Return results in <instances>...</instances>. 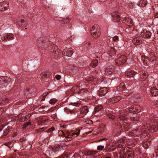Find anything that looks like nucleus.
Here are the masks:
<instances>
[{
	"instance_id": "obj_1",
	"label": "nucleus",
	"mask_w": 158,
	"mask_h": 158,
	"mask_svg": "<svg viewBox=\"0 0 158 158\" xmlns=\"http://www.w3.org/2000/svg\"><path fill=\"white\" fill-rule=\"evenodd\" d=\"M125 140L123 139H119L116 144V147L118 148H121V152L123 153V158H133L134 157V152L130 151L127 148L125 147Z\"/></svg>"
},
{
	"instance_id": "obj_2",
	"label": "nucleus",
	"mask_w": 158,
	"mask_h": 158,
	"mask_svg": "<svg viewBox=\"0 0 158 158\" xmlns=\"http://www.w3.org/2000/svg\"><path fill=\"white\" fill-rule=\"evenodd\" d=\"M147 127L148 126L145 125L139 126L137 129L133 130L130 131L129 132V134L133 137L137 136L139 135L143 137L148 136L147 131L149 129H147Z\"/></svg>"
},
{
	"instance_id": "obj_3",
	"label": "nucleus",
	"mask_w": 158,
	"mask_h": 158,
	"mask_svg": "<svg viewBox=\"0 0 158 158\" xmlns=\"http://www.w3.org/2000/svg\"><path fill=\"white\" fill-rule=\"evenodd\" d=\"M80 130H77L76 131H65L64 132L63 131H60L59 134L62 135L65 137V140L66 141H69L71 140L72 139L77 136L79 134Z\"/></svg>"
},
{
	"instance_id": "obj_4",
	"label": "nucleus",
	"mask_w": 158,
	"mask_h": 158,
	"mask_svg": "<svg viewBox=\"0 0 158 158\" xmlns=\"http://www.w3.org/2000/svg\"><path fill=\"white\" fill-rule=\"evenodd\" d=\"M90 32L91 37L94 39H97L101 35V29L98 25L94 24L91 27Z\"/></svg>"
},
{
	"instance_id": "obj_5",
	"label": "nucleus",
	"mask_w": 158,
	"mask_h": 158,
	"mask_svg": "<svg viewBox=\"0 0 158 158\" xmlns=\"http://www.w3.org/2000/svg\"><path fill=\"white\" fill-rule=\"evenodd\" d=\"M39 47L42 49H46L49 45L48 40L46 37L39 38L37 39V43Z\"/></svg>"
},
{
	"instance_id": "obj_6",
	"label": "nucleus",
	"mask_w": 158,
	"mask_h": 158,
	"mask_svg": "<svg viewBox=\"0 0 158 158\" xmlns=\"http://www.w3.org/2000/svg\"><path fill=\"white\" fill-rule=\"evenodd\" d=\"M11 78L7 76L0 77V88H4L10 83Z\"/></svg>"
},
{
	"instance_id": "obj_7",
	"label": "nucleus",
	"mask_w": 158,
	"mask_h": 158,
	"mask_svg": "<svg viewBox=\"0 0 158 158\" xmlns=\"http://www.w3.org/2000/svg\"><path fill=\"white\" fill-rule=\"evenodd\" d=\"M49 53L50 55L55 56L57 55H60L61 53L60 50L58 49L57 47L55 45H53L50 47Z\"/></svg>"
},
{
	"instance_id": "obj_8",
	"label": "nucleus",
	"mask_w": 158,
	"mask_h": 158,
	"mask_svg": "<svg viewBox=\"0 0 158 158\" xmlns=\"http://www.w3.org/2000/svg\"><path fill=\"white\" fill-rule=\"evenodd\" d=\"M116 52L114 49L113 48H110L108 49V52L106 53H104L102 55L103 57L106 56L107 57H112L115 55Z\"/></svg>"
},
{
	"instance_id": "obj_9",
	"label": "nucleus",
	"mask_w": 158,
	"mask_h": 158,
	"mask_svg": "<svg viewBox=\"0 0 158 158\" xmlns=\"http://www.w3.org/2000/svg\"><path fill=\"white\" fill-rule=\"evenodd\" d=\"M112 18L113 21L119 23L121 20V16L119 13L117 11H115L112 14Z\"/></svg>"
},
{
	"instance_id": "obj_10",
	"label": "nucleus",
	"mask_w": 158,
	"mask_h": 158,
	"mask_svg": "<svg viewBox=\"0 0 158 158\" xmlns=\"http://www.w3.org/2000/svg\"><path fill=\"white\" fill-rule=\"evenodd\" d=\"M9 5L7 1L2 2H0V11H3L9 9Z\"/></svg>"
},
{
	"instance_id": "obj_11",
	"label": "nucleus",
	"mask_w": 158,
	"mask_h": 158,
	"mask_svg": "<svg viewBox=\"0 0 158 158\" xmlns=\"http://www.w3.org/2000/svg\"><path fill=\"white\" fill-rule=\"evenodd\" d=\"M74 52L73 49L71 48H66L63 51L62 53L64 56L70 57L72 56Z\"/></svg>"
},
{
	"instance_id": "obj_12",
	"label": "nucleus",
	"mask_w": 158,
	"mask_h": 158,
	"mask_svg": "<svg viewBox=\"0 0 158 158\" xmlns=\"http://www.w3.org/2000/svg\"><path fill=\"white\" fill-rule=\"evenodd\" d=\"M126 59V57L124 55H122L117 58L115 62L118 65H120L125 63Z\"/></svg>"
},
{
	"instance_id": "obj_13",
	"label": "nucleus",
	"mask_w": 158,
	"mask_h": 158,
	"mask_svg": "<svg viewBox=\"0 0 158 158\" xmlns=\"http://www.w3.org/2000/svg\"><path fill=\"white\" fill-rule=\"evenodd\" d=\"M121 98L119 96H117L110 98L107 100L106 102L108 104H114L120 101Z\"/></svg>"
},
{
	"instance_id": "obj_14",
	"label": "nucleus",
	"mask_w": 158,
	"mask_h": 158,
	"mask_svg": "<svg viewBox=\"0 0 158 158\" xmlns=\"http://www.w3.org/2000/svg\"><path fill=\"white\" fill-rule=\"evenodd\" d=\"M130 113H138L141 111V108L139 106H132L129 109Z\"/></svg>"
},
{
	"instance_id": "obj_15",
	"label": "nucleus",
	"mask_w": 158,
	"mask_h": 158,
	"mask_svg": "<svg viewBox=\"0 0 158 158\" xmlns=\"http://www.w3.org/2000/svg\"><path fill=\"white\" fill-rule=\"evenodd\" d=\"M13 39L14 35L12 33H7L5 34L3 37L2 38V40L4 41H6L7 40H10Z\"/></svg>"
},
{
	"instance_id": "obj_16",
	"label": "nucleus",
	"mask_w": 158,
	"mask_h": 158,
	"mask_svg": "<svg viewBox=\"0 0 158 158\" xmlns=\"http://www.w3.org/2000/svg\"><path fill=\"white\" fill-rule=\"evenodd\" d=\"M30 117L29 114L24 115L19 114L18 116V119L21 122H23L28 119Z\"/></svg>"
},
{
	"instance_id": "obj_17",
	"label": "nucleus",
	"mask_w": 158,
	"mask_h": 158,
	"mask_svg": "<svg viewBox=\"0 0 158 158\" xmlns=\"http://www.w3.org/2000/svg\"><path fill=\"white\" fill-rule=\"evenodd\" d=\"M140 35L143 38H149L151 37L152 33L150 31H143V32H141Z\"/></svg>"
},
{
	"instance_id": "obj_18",
	"label": "nucleus",
	"mask_w": 158,
	"mask_h": 158,
	"mask_svg": "<svg viewBox=\"0 0 158 158\" xmlns=\"http://www.w3.org/2000/svg\"><path fill=\"white\" fill-rule=\"evenodd\" d=\"M35 91L34 88L32 87L27 88L24 91V94L26 96H28L35 92Z\"/></svg>"
},
{
	"instance_id": "obj_19",
	"label": "nucleus",
	"mask_w": 158,
	"mask_h": 158,
	"mask_svg": "<svg viewBox=\"0 0 158 158\" xmlns=\"http://www.w3.org/2000/svg\"><path fill=\"white\" fill-rule=\"evenodd\" d=\"M107 89L106 88L102 87L98 91V94L99 96H103L107 93Z\"/></svg>"
},
{
	"instance_id": "obj_20",
	"label": "nucleus",
	"mask_w": 158,
	"mask_h": 158,
	"mask_svg": "<svg viewBox=\"0 0 158 158\" xmlns=\"http://www.w3.org/2000/svg\"><path fill=\"white\" fill-rule=\"evenodd\" d=\"M150 92L153 96H158V89L156 87H152L150 89Z\"/></svg>"
},
{
	"instance_id": "obj_21",
	"label": "nucleus",
	"mask_w": 158,
	"mask_h": 158,
	"mask_svg": "<svg viewBox=\"0 0 158 158\" xmlns=\"http://www.w3.org/2000/svg\"><path fill=\"white\" fill-rule=\"evenodd\" d=\"M123 23H126L129 26H131L133 25V22L132 20L128 17H125L123 20Z\"/></svg>"
},
{
	"instance_id": "obj_22",
	"label": "nucleus",
	"mask_w": 158,
	"mask_h": 158,
	"mask_svg": "<svg viewBox=\"0 0 158 158\" xmlns=\"http://www.w3.org/2000/svg\"><path fill=\"white\" fill-rule=\"evenodd\" d=\"M141 38L140 37H137L133 39L132 42L135 45L140 44L142 42Z\"/></svg>"
},
{
	"instance_id": "obj_23",
	"label": "nucleus",
	"mask_w": 158,
	"mask_h": 158,
	"mask_svg": "<svg viewBox=\"0 0 158 158\" xmlns=\"http://www.w3.org/2000/svg\"><path fill=\"white\" fill-rule=\"evenodd\" d=\"M142 60L144 64L146 66H148L149 64L150 60L148 56H144L142 57Z\"/></svg>"
},
{
	"instance_id": "obj_24",
	"label": "nucleus",
	"mask_w": 158,
	"mask_h": 158,
	"mask_svg": "<svg viewBox=\"0 0 158 158\" xmlns=\"http://www.w3.org/2000/svg\"><path fill=\"white\" fill-rule=\"evenodd\" d=\"M123 127L124 128L125 130L127 131L131 128V124L126 122H123Z\"/></svg>"
},
{
	"instance_id": "obj_25",
	"label": "nucleus",
	"mask_w": 158,
	"mask_h": 158,
	"mask_svg": "<svg viewBox=\"0 0 158 158\" xmlns=\"http://www.w3.org/2000/svg\"><path fill=\"white\" fill-rule=\"evenodd\" d=\"M97 152H98L96 151L89 150L85 151L84 152V154L85 156H89L91 155H94L96 154Z\"/></svg>"
},
{
	"instance_id": "obj_26",
	"label": "nucleus",
	"mask_w": 158,
	"mask_h": 158,
	"mask_svg": "<svg viewBox=\"0 0 158 158\" xmlns=\"http://www.w3.org/2000/svg\"><path fill=\"white\" fill-rule=\"evenodd\" d=\"M136 73V72L132 70L128 71L126 73V75L128 77H133Z\"/></svg>"
},
{
	"instance_id": "obj_27",
	"label": "nucleus",
	"mask_w": 158,
	"mask_h": 158,
	"mask_svg": "<svg viewBox=\"0 0 158 158\" xmlns=\"http://www.w3.org/2000/svg\"><path fill=\"white\" fill-rule=\"evenodd\" d=\"M8 99L7 98H0V105L2 106L6 105L8 103Z\"/></svg>"
},
{
	"instance_id": "obj_28",
	"label": "nucleus",
	"mask_w": 158,
	"mask_h": 158,
	"mask_svg": "<svg viewBox=\"0 0 158 158\" xmlns=\"http://www.w3.org/2000/svg\"><path fill=\"white\" fill-rule=\"evenodd\" d=\"M123 114V113H120L119 116V119L120 120L123 121L122 123L126 121L128 118L127 116L124 115Z\"/></svg>"
},
{
	"instance_id": "obj_29",
	"label": "nucleus",
	"mask_w": 158,
	"mask_h": 158,
	"mask_svg": "<svg viewBox=\"0 0 158 158\" xmlns=\"http://www.w3.org/2000/svg\"><path fill=\"white\" fill-rule=\"evenodd\" d=\"M114 72L113 68H106V69L105 73L106 75H110L112 74Z\"/></svg>"
},
{
	"instance_id": "obj_30",
	"label": "nucleus",
	"mask_w": 158,
	"mask_h": 158,
	"mask_svg": "<svg viewBox=\"0 0 158 158\" xmlns=\"http://www.w3.org/2000/svg\"><path fill=\"white\" fill-rule=\"evenodd\" d=\"M89 93V91L86 89H81L78 91L79 94H80L81 95H85L88 94Z\"/></svg>"
},
{
	"instance_id": "obj_31",
	"label": "nucleus",
	"mask_w": 158,
	"mask_h": 158,
	"mask_svg": "<svg viewBox=\"0 0 158 158\" xmlns=\"http://www.w3.org/2000/svg\"><path fill=\"white\" fill-rule=\"evenodd\" d=\"M62 146L60 144L56 145L53 148L52 151L54 153H55L56 152L58 151L60 149L62 148Z\"/></svg>"
},
{
	"instance_id": "obj_32",
	"label": "nucleus",
	"mask_w": 158,
	"mask_h": 158,
	"mask_svg": "<svg viewBox=\"0 0 158 158\" xmlns=\"http://www.w3.org/2000/svg\"><path fill=\"white\" fill-rule=\"evenodd\" d=\"M147 3L146 0H141L138 5L140 6L144 7L146 5Z\"/></svg>"
},
{
	"instance_id": "obj_33",
	"label": "nucleus",
	"mask_w": 158,
	"mask_h": 158,
	"mask_svg": "<svg viewBox=\"0 0 158 158\" xmlns=\"http://www.w3.org/2000/svg\"><path fill=\"white\" fill-rule=\"evenodd\" d=\"M89 109L88 107L87 106H84L81 109L80 111L83 114L86 115V113L88 112Z\"/></svg>"
},
{
	"instance_id": "obj_34",
	"label": "nucleus",
	"mask_w": 158,
	"mask_h": 158,
	"mask_svg": "<svg viewBox=\"0 0 158 158\" xmlns=\"http://www.w3.org/2000/svg\"><path fill=\"white\" fill-rule=\"evenodd\" d=\"M139 120V115L138 114H136L131 117L130 120L131 121H138Z\"/></svg>"
},
{
	"instance_id": "obj_35",
	"label": "nucleus",
	"mask_w": 158,
	"mask_h": 158,
	"mask_svg": "<svg viewBox=\"0 0 158 158\" xmlns=\"http://www.w3.org/2000/svg\"><path fill=\"white\" fill-rule=\"evenodd\" d=\"M103 106L101 105L97 106L94 109V111L95 112L101 111L103 109Z\"/></svg>"
},
{
	"instance_id": "obj_36",
	"label": "nucleus",
	"mask_w": 158,
	"mask_h": 158,
	"mask_svg": "<svg viewBox=\"0 0 158 158\" xmlns=\"http://www.w3.org/2000/svg\"><path fill=\"white\" fill-rule=\"evenodd\" d=\"M149 58H150V59H152V60H154L155 58L156 57L155 56V53L153 51H151L149 54Z\"/></svg>"
},
{
	"instance_id": "obj_37",
	"label": "nucleus",
	"mask_w": 158,
	"mask_h": 158,
	"mask_svg": "<svg viewBox=\"0 0 158 158\" xmlns=\"http://www.w3.org/2000/svg\"><path fill=\"white\" fill-rule=\"evenodd\" d=\"M70 22V18L69 17H67L63 20H60V22L62 24L67 23Z\"/></svg>"
},
{
	"instance_id": "obj_38",
	"label": "nucleus",
	"mask_w": 158,
	"mask_h": 158,
	"mask_svg": "<svg viewBox=\"0 0 158 158\" xmlns=\"http://www.w3.org/2000/svg\"><path fill=\"white\" fill-rule=\"evenodd\" d=\"M11 130L9 128L7 127L3 131V133L2 135L6 136V135L7 134L10 132Z\"/></svg>"
},
{
	"instance_id": "obj_39",
	"label": "nucleus",
	"mask_w": 158,
	"mask_h": 158,
	"mask_svg": "<svg viewBox=\"0 0 158 158\" xmlns=\"http://www.w3.org/2000/svg\"><path fill=\"white\" fill-rule=\"evenodd\" d=\"M158 130V127L156 125H152L151 127V131L152 132L156 131Z\"/></svg>"
},
{
	"instance_id": "obj_40",
	"label": "nucleus",
	"mask_w": 158,
	"mask_h": 158,
	"mask_svg": "<svg viewBox=\"0 0 158 158\" xmlns=\"http://www.w3.org/2000/svg\"><path fill=\"white\" fill-rule=\"evenodd\" d=\"M98 61L97 59H95L93 61L91 64V65L92 67H95L98 64Z\"/></svg>"
},
{
	"instance_id": "obj_41",
	"label": "nucleus",
	"mask_w": 158,
	"mask_h": 158,
	"mask_svg": "<svg viewBox=\"0 0 158 158\" xmlns=\"http://www.w3.org/2000/svg\"><path fill=\"white\" fill-rule=\"evenodd\" d=\"M96 79L94 78L93 77H87L85 79L86 81L89 82L94 81V79Z\"/></svg>"
},
{
	"instance_id": "obj_42",
	"label": "nucleus",
	"mask_w": 158,
	"mask_h": 158,
	"mask_svg": "<svg viewBox=\"0 0 158 158\" xmlns=\"http://www.w3.org/2000/svg\"><path fill=\"white\" fill-rule=\"evenodd\" d=\"M5 145L8 147L9 148H11L13 146V143L12 142H9L6 143Z\"/></svg>"
},
{
	"instance_id": "obj_43",
	"label": "nucleus",
	"mask_w": 158,
	"mask_h": 158,
	"mask_svg": "<svg viewBox=\"0 0 158 158\" xmlns=\"http://www.w3.org/2000/svg\"><path fill=\"white\" fill-rule=\"evenodd\" d=\"M115 127H116V128L119 130L122 128V127L121 124L118 122L115 123Z\"/></svg>"
},
{
	"instance_id": "obj_44",
	"label": "nucleus",
	"mask_w": 158,
	"mask_h": 158,
	"mask_svg": "<svg viewBox=\"0 0 158 158\" xmlns=\"http://www.w3.org/2000/svg\"><path fill=\"white\" fill-rule=\"evenodd\" d=\"M46 72H43L41 73L40 76L42 78H44V77H47V76H48V75H49V72H48V73H46Z\"/></svg>"
},
{
	"instance_id": "obj_45",
	"label": "nucleus",
	"mask_w": 158,
	"mask_h": 158,
	"mask_svg": "<svg viewBox=\"0 0 158 158\" xmlns=\"http://www.w3.org/2000/svg\"><path fill=\"white\" fill-rule=\"evenodd\" d=\"M64 110L65 112H66L68 113H69V112H70L71 114H72V113H75L74 111H73V110H71L67 107L65 108L64 109Z\"/></svg>"
},
{
	"instance_id": "obj_46",
	"label": "nucleus",
	"mask_w": 158,
	"mask_h": 158,
	"mask_svg": "<svg viewBox=\"0 0 158 158\" xmlns=\"http://www.w3.org/2000/svg\"><path fill=\"white\" fill-rule=\"evenodd\" d=\"M57 100L55 98L51 99L49 101V103L51 104H54L57 102Z\"/></svg>"
},
{
	"instance_id": "obj_47",
	"label": "nucleus",
	"mask_w": 158,
	"mask_h": 158,
	"mask_svg": "<svg viewBox=\"0 0 158 158\" xmlns=\"http://www.w3.org/2000/svg\"><path fill=\"white\" fill-rule=\"evenodd\" d=\"M46 129V128L45 127H42L39 129H36L35 131L36 133H38L40 132H41L44 131Z\"/></svg>"
},
{
	"instance_id": "obj_48",
	"label": "nucleus",
	"mask_w": 158,
	"mask_h": 158,
	"mask_svg": "<svg viewBox=\"0 0 158 158\" xmlns=\"http://www.w3.org/2000/svg\"><path fill=\"white\" fill-rule=\"evenodd\" d=\"M31 125L30 122H27L24 123V124L23 125V129H25L26 127L29 125Z\"/></svg>"
},
{
	"instance_id": "obj_49",
	"label": "nucleus",
	"mask_w": 158,
	"mask_h": 158,
	"mask_svg": "<svg viewBox=\"0 0 158 158\" xmlns=\"http://www.w3.org/2000/svg\"><path fill=\"white\" fill-rule=\"evenodd\" d=\"M106 115L109 118L112 120H114L115 118V117L114 115L110 114H107Z\"/></svg>"
},
{
	"instance_id": "obj_50",
	"label": "nucleus",
	"mask_w": 158,
	"mask_h": 158,
	"mask_svg": "<svg viewBox=\"0 0 158 158\" xmlns=\"http://www.w3.org/2000/svg\"><path fill=\"white\" fill-rule=\"evenodd\" d=\"M45 121L44 119H40L38 121V123L39 125H42L44 123Z\"/></svg>"
},
{
	"instance_id": "obj_51",
	"label": "nucleus",
	"mask_w": 158,
	"mask_h": 158,
	"mask_svg": "<svg viewBox=\"0 0 158 158\" xmlns=\"http://www.w3.org/2000/svg\"><path fill=\"white\" fill-rule=\"evenodd\" d=\"M77 116V117L78 118H81L83 117L85 115V114H83L81 113V112L80 111V112L79 114H77L76 115Z\"/></svg>"
},
{
	"instance_id": "obj_52",
	"label": "nucleus",
	"mask_w": 158,
	"mask_h": 158,
	"mask_svg": "<svg viewBox=\"0 0 158 158\" xmlns=\"http://www.w3.org/2000/svg\"><path fill=\"white\" fill-rule=\"evenodd\" d=\"M104 146L100 145L98 146L97 149L99 151H102L104 149Z\"/></svg>"
},
{
	"instance_id": "obj_53",
	"label": "nucleus",
	"mask_w": 158,
	"mask_h": 158,
	"mask_svg": "<svg viewBox=\"0 0 158 158\" xmlns=\"http://www.w3.org/2000/svg\"><path fill=\"white\" fill-rule=\"evenodd\" d=\"M119 87L122 89H124L125 87V85L124 83L122 82L120 83L119 85Z\"/></svg>"
},
{
	"instance_id": "obj_54",
	"label": "nucleus",
	"mask_w": 158,
	"mask_h": 158,
	"mask_svg": "<svg viewBox=\"0 0 158 158\" xmlns=\"http://www.w3.org/2000/svg\"><path fill=\"white\" fill-rule=\"evenodd\" d=\"M55 130V128L53 127H52L51 128L48 129L47 131H46V132H51L52 131L54 130Z\"/></svg>"
},
{
	"instance_id": "obj_55",
	"label": "nucleus",
	"mask_w": 158,
	"mask_h": 158,
	"mask_svg": "<svg viewBox=\"0 0 158 158\" xmlns=\"http://www.w3.org/2000/svg\"><path fill=\"white\" fill-rule=\"evenodd\" d=\"M44 106H42L41 107L39 108L38 110L40 112H42L44 111Z\"/></svg>"
},
{
	"instance_id": "obj_56",
	"label": "nucleus",
	"mask_w": 158,
	"mask_h": 158,
	"mask_svg": "<svg viewBox=\"0 0 158 158\" xmlns=\"http://www.w3.org/2000/svg\"><path fill=\"white\" fill-rule=\"evenodd\" d=\"M78 86L77 85L73 87L72 88V90L73 91H75L78 88Z\"/></svg>"
},
{
	"instance_id": "obj_57",
	"label": "nucleus",
	"mask_w": 158,
	"mask_h": 158,
	"mask_svg": "<svg viewBox=\"0 0 158 158\" xmlns=\"http://www.w3.org/2000/svg\"><path fill=\"white\" fill-rule=\"evenodd\" d=\"M61 78L60 75H56L55 76V78L57 80H60Z\"/></svg>"
},
{
	"instance_id": "obj_58",
	"label": "nucleus",
	"mask_w": 158,
	"mask_h": 158,
	"mask_svg": "<svg viewBox=\"0 0 158 158\" xmlns=\"http://www.w3.org/2000/svg\"><path fill=\"white\" fill-rule=\"evenodd\" d=\"M118 37L117 36H115L113 37V39L114 41H116L118 40Z\"/></svg>"
},
{
	"instance_id": "obj_59",
	"label": "nucleus",
	"mask_w": 158,
	"mask_h": 158,
	"mask_svg": "<svg viewBox=\"0 0 158 158\" xmlns=\"http://www.w3.org/2000/svg\"><path fill=\"white\" fill-rule=\"evenodd\" d=\"M107 139V138H104L100 139L98 140L97 142H100V141H103V140L106 141Z\"/></svg>"
},
{
	"instance_id": "obj_60",
	"label": "nucleus",
	"mask_w": 158,
	"mask_h": 158,
	"mask_svg": "<svg viewBox=\"0 0 158 158\" xmlns=\"http://www.w3.org/2000/svg\"><path fill=\"white\" fill-rule=\"evenodd\" d=\"M143 146L145 148H147L149 146L148 144H147L146 143H145L143 144Z\"/></svg>"
},
{
	"instance_id": "obj_61",
	"label": "nucleus",
	"mask_w": 158,
	"mask_h": 158,
	"mask_svg": "<svg viewBox=\"0 0 158 158\" xmlns=\"http://www.w3.org/2000/svg\"><path fill=\"white\" fill-rule=\"evenodd\" d=\"M48 94H43V96L42 97V100L44 101L45 100V96L47 95Z\"/></svg>"
},
{
	"instance_id": "obj_62",
	"label": "nucleus",
	"mask_w": 158,
	"mask_h": 158,
	"mask_svg": "<svg viewBox=\"0 0 158 158\" xmlns=\"http://www.w3.org/2000/svg\"><path fill=\"white\" fill-rule=\"evenodd\" d=\"M4 111V109L3 108H0V115L2 114V112Z\"/></svg>"
},
{
	"instance_id": "obj_63",
	"label": "nucleus",
	"mask_w": 158,
	"mask_h": 158,
	"mask_svg": "<svg viewBox=\"0 0 158 158\" xmlns=\"http://www.w3.org/2000/svg\"><path fill=\"white\" fill-rule=\"evenodd\" d=\"M155 18H158V12L154 14Z\"/></svg>"
},
{
	"instance_id": "obj_64",
	"label": "nucleus",
	"mask_w": 158,
	"mask_h": 158,
	"mask_svg": "<svg viewBox=\"0 0 158 158\" xmlns=\"http://www.w3.org/2000/svg\"><path fill=\"white\" fill-rule=\"evenodd\" d=\"M67 156L65 155H62L59 158H66Z\"/></svg>"
}]
</instances>
